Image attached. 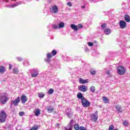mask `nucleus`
I'll use <instances>...</instances> for the list:
<instances>
[{
  "instance_id": "obj_1",
  "label": "nucleus",
  "mask_w": 130,
  "mask_h": 130,
  "mask_svg": "<svg viewBox=\"0 0 130 130\" xmlns=\"http://www.w3.org/2000/svg\"><path fill=\"white\" fill-rule=\"evenodd\" d=\"M8 117V114L4 111H1L0 113V122L1 123H3V122H6V119Z\"/></svg>"
},
{
  "instance_id": "obj_2",
  "label": "nucleus",
  "mask_w": 130,
  "mask_h": 130,
  "mask_svg": "<svg viewBox=\"0 0 130 130\" xmlns=\"http://www.w3.org/2000/svg\"><path fill=\"white\" fill-rule=\"evenodd\" d=\"M125 72L126 71L125 70V68L123 66H119L118 67L117 69V73L118 75H120V76L122 75H124L125 74Z\"/></svg>"
},
{
  "instance_id": "obj_3",
  "label": "nucleus",
  "mask_w": 130,
  "mask_h": 130,
  "mask_svg": "<svg viewBox=\"0 0 130 130\" xmlns=\"http://www.w3.org/2000/svg\"><path fill=\"white\" fill-rule=\"evenodd\" d=\"M51 53H48L47 54V58L46 59V61H49L50 60V59L51 58V57H52V56H54V55H56V54H57V51H56V50H53L51 52Z\"/></svg>"
},
{
  "instance_id": "obj_4",
  "label": "nucleus",
  "mask_w": 130,
  "mask_h": 130,
  "mask_svg": "<svg viewBox=\"0 0 130 130\" xmlns=\"http://www.w3.org/2000/svg\"><path fill=\"white\" fill-rule=\"evenodd\" d=\"M50 11L53 14H57L58 12V7L56 5H53L50 8Z\"/></svg>"
},
{
  "instance_id": "obj_5",
  "label": "nucleus",
  "mask_w": 130,
  "mask_h": 130,
  "mask_svg": "<svg viewBox=\"0 0 130 130\" xmlns=\"http://www.w3.org/2000/svg\"><path fill=\"white\" fill-rule=\"evenodd\" d=\"M81 104H82L83 107H89L90 106V102L84 98L81 100Z\"/></svg>"
},
{
  "instance_id": "obj_6",
  "label": "nucleus",
  "mask_w": 130,
  "mask_h": 130,
  "mask_svg": "<svg viewBox=\"0 0 130 130\" xmlns=\"http://www.w3.org/2000/svg\"><path fill=\"white\" fill-rule=\"evenodd\" d=\"M8 100H9V98L7 96L3 95L0 98V102L2 104H6L8 102Z\"/></svg>"
},
{
  "instance_id": "obj_7",
  "label": "nucleus",
  "mask_w": 130,
  "mask_h": 130,
  "mask_svg": "<svg viewBox=\"0 0 130 130\" xmlns=\"http://www.w3.org/2000/svg\"><path fill=\"white\" fill-rule=\"evenodd\" d=\"M91 120L94 122L97 121L98 119V111L95 112L91 115Z\"/></svg>"
},
{
  "instance_id": "obj_8",
  "label": "nucleus",
  "mask_w": 130,
  "mask_h": 130,
  "mask_svg": "<svg viewBox=\"0 0 130 130\" xmlns=\"http://www.w3.org/2000/svg\"><path fill=\"white\" fill-rule=\"evenodd\" d=\"M119 26L121 29H124L125 28H126V22L124 20H120L119 21Z\"/></svg>"
},
{
  "instance_id": "obj_9",
  "label": "nucleus",
  "mask_w": 130,
  "mask_h": 130,
  "mask_svg": "<svg viewBox=\"0 0 130 130\" xmlns=\"http://www.w3.org/2000/svg\"><path fill=\"white\" fill-rule=\"evenodd\" d=\"M78 89L79 91H81V92H86L87 90H88V86L85 85H81L79 87H78Z\"/></svg>"
},
{
  "instance_id": "obj_10",
  "label": "nucleus",
  "mask_w": 130,
  "mask_h": 130,
  "mask_svg": "<svg viewBox=\"0 0 130 130\" xmlns=\"http://www.w3.org/2000/svg\"><path fill=\"white\" fill-rule=\"evenodd\" d=\"M20 102V97H17L15 100L11 101V103H13L14 105V106H18Z\"/></svg>"
},
{
  "instance_id": "obj_11",
  "label": "nucleus",
  "mask_w": 130,
  "mask_h": 130,
  "mask_svg": "<svg viewBox=\"0 0 130 130\" xmlns=\"http://www.w3.org/2000/svg\"><path fill=\"white\" fill-rule=\"evenodd\" d=\"M21 100L22 103L25 104L28 101V98H27V96H26L25 94H23L21 96Z\"/></svg>"
},
{
  "instance_id": "obj_12",
  "label": "nucleus",
  "mask_w": 130,
  "mask_h": 130,
  "mask_svg": "<svg viewBox=\"0 0 130 130\" xmlns=\"http://www.w3.org/2000/svg\"><path fill=\"white\" fill-rule=\"evenodd\" d=\"M79 83H80V84H87V83H89V79L84 80L83 78H80Z\"/></svg>"
},
{
  "instance_id": "obj_13",
  "label": "nucleus",
  "mask_w": 130,
  "mask_h": 130,
  "mask_svg": "<svg viewBox=\"0 0 130 130\" xmlns=\"http://www.w3.org/2000/svg\"><path fill=\"white\" fill-rule=\"evenodd\" d=\"M34 113L36 116H39V115H40L41 113H40V109H36L34 111Z\"/></svg>"
},
{
  "instance_id": "obj_14",
  "label": "nucleus",
  "mask_w": 130,
  "mask_h": 130,
  "mask_svg": "<svg viewBox=\"0 0 130 130\" xmlns=\"http://www.w3.org/2000/svg\"><path fill=\"white\" fill-rule=\"evenodd\" d=\"M77 96L78 99H81V100H83V99H85V97H84L83 94L81 92H79L77 94Z\"/></svg>"
},
{
  "instance_id": "obj_15",
  "label": "nucleus",
  "mask_w": 130,
  "mask_h": 130,
  "mask_svg": "<svg viewBox=\"0 0 130 130\" xmlns=\"http://www.w3.org/2000/svg\"><path fill=\"white\" fill-rule=\"evenodd\" d=\"M105 35H109L111 33V29L110 28H107L104 30Z\"/></svg>"
},
{
  "instance_id": "obj_16",
  "label": "nucleus",
  "mask_w": 130,
  "mask_h": 130,
  "mask_svg": "<svg viewBox=\"0 0 130 130\" xmlns=\"http://www.w3.org/2000/svg\"><path fill=\"white\" fill-rule=\"evenodd\" d=\"M71 27L74 31H78V30H79V28H78V25H76L75 24H71Z\"/></svg>"
},
{
  "instance_id": "obj_17",
  "label": "nucleus",
  "mask_w": 130,
  "mask_h": 130,
  "mask_svg": "<svg viewBox=\"0 0 130 130\" xmlns=\"http://www.w3.org/2000/svg\"><path fill=\"white\" fill-rule=\"evenodd\" d=\"M5 72H6V68H5V67L0 66V73L5 74Z\"/></svg>"
},
{
  "instance_id": "obj_18",
  "label": "nucleus",
  "mask_w": 130,
  "mask_h": 130,
  "mask_svg": "<svg viewBox=\"0 0 130 130\" xmlns=\"http://www.w3.org/2000/svg\"><path fill=\"white\" fill-rule=\"evenodd\" d=\"M47 111L49 113H51V112L54 111V108H52V107H49L47 108Z\"/></svg>"
},
{
  "instance_id": "obj_19",
  "label": "nucleus",
  "mask_w": 130,
  "mask_h": 130,
  "mask_svg": "<svg viewBox=\"0 0 130 130\" xmlns=\"http://www.w3.org/2000/svg\"><path fill=\"white\" fill-rule=\"evenodd\" d=\"M103 101H104L105 104L109 103V99L106 96H103Z\"/></svg>"
},
{
  "instance_id": "obj_20",
  "label": "nucleus",
  "mask_w": 130,
  "mask_h": 130,
  "mask_svg": "<svg viewBox=\"0 0 130 130\" xmlns=\"http://www.w3.org/2000/svg\"><path fill=\"white\" fill-rule=\"evenodd\" d=\"M38 76V72L35 70L34 71V73L31 74L32 78H36Z\"/></svg>"
},
{
  "instance_id": "obj_21",
  "label": "nucleus",
  "mask_w": 130,
  "mask_h": 130,
  "mask_svg": "<svg viewBox=\"0 0 130 130\" xmlns=\"http://www.w3.org/2000/svg\"><path fill=\"white\" fill-rule=\"evenodd\" d=\"M124 20L126 22H127V23H129V22H130L129 15H125L124 17Z\"/></svg>"
},
{
  "instance_id": "obj_22",
  "label": "nucleus",
  "mask_w": 130,
  "mask_h": 130,
  "mask_svg": "<svg viewBox=\"0 0 130 130\" xmlns=\"http://www.w3.org/2000/svg\"><path fill=\"white\" fill-rule=\"evenodd\" d=\"M115 107L116 110H117L118 112H122V110H121V107H119L118 106L116 105Z\"/></svg>"
},
{
  "instance_id": "obj_23",
  "label": "nucleus",
  "mask_w": 130,
  "mask_h": 130,
  "mask_svg": "<svg viewBox=\"0 0 130 130\" xmlns=\"http://www.w3.org/2000/svg\"><path fill=\"white\" fill-rule=\"evenodd\" d=\"M58 28H63V27H64V23L61 22L58 24Z\"/></svg>"
},
{
  "instance_id": "obj_24",
  "label": "nucleus",
  "mask_w": 130,
  "mask_h": 130,
  "mask_svg": "<svg viewBox=\"0 0 130 130\" xmlns=\"http://www.w3.org/2000/svg\"><path fill=\"white\" fill-rule=\"evenodd\" d=\"M90 90L92 93H95V91H96V88H95V86H92L90 87Z\"/></svg>"
},
{
  "instance_id": "obj_25",
  "label": "nucleus",
  "mask_w": 130,
  "mask_h": 130,
  "mask_svg": "<svg viewBox=\"0 0 130 130\" xmlns=\"http://www.w3.org/2000/svg\"><path fill=\"white\" fill-rule=\"evenodd\" d=\"M53 92H54V90L52 88H50L48 91V94H50V95H51L52 94H53Z\"/></svg>"
},
{
  "instance_id": "obj_26",
  "label": "nucleus",
  "mask_w": 130,
  "mask_h": 130,
  "mask_svg": "<svg viewBox=\"0 0 130 130\" xmlns=\"http://www.w3.org/2000/svg\"><path fill=\"white\" fill-rule=\"evenodd\" d=\"M74 127L75 129H76V130L80 129V126H79V125L78 124H76L75 125H74Z\"/></svg>"
},
{
  "instance_id": "obj_27",
  "label": "nucleus",
  "mask_w": 130,
  "mask_h": 130,
  "mask_svg": "<svg viewBox=\"0 0 130 130\" xmlns=\"http://www.w3.org/2000/svg\"><path fill=\"white\" fill-rule=\"evenodd\" d=\"M18 4H16L11 5L9 7L11 9H13V8H16V7H18Z\"/></svg>"
},
{
  "instance_id": "obj_28",
  "label": "nucleus",
  "mask_w": 130,
  "mask_h": 130,
  "mask_svg": "<svg viewBox=\"0 0 130 130\" xmlns=\"http://www.w3.org/2000/svg\"><path fill=\"white\" fill-rule=\"evenodd\" d=\"M13 72L14 74H18V73H19V70L17 69V68H14L13 70Z\"/></svg>"
},
{
  "instance_id": "obj_29",
  "label": "nucleus",
  "mask_w": 130,
  "mask_h": 130,
  "mask_svg": "<svg viewBox=\"0 0 130 130\" xmlns=\"http://www.w3.org/2000/svg\"><path fill=\"white\" fill-rule=\"evenodd\" d=\"M107 26V24L106 23H103L102 25H101V28L102 29H105L106 27Z\"/></svg>"
},
{
  "instance_id": "obj_30",
  "label": "nucleus",
  "mask_w": 130,
  "mask_h": 130,
  "mask_svg": "<svg viewBox=\"0 0 130 130\" xmlns=\"http://www.w3.org/2000/svg\"><path fill=\"white\" fill-rule=\"evenodd\" d=\"M19 116H24V115H25V112H19Z\"/></svg>"
},
{
  "instance_id": "obj_31",
  "label": "nucleus",
  "mask_w": 130,
  "mask_h": 130,
  "mask_svg": "<svg viewBox=\"0 0 130 130\" xmlns=\"http://www.w3.org/2000/svg\"><path fill=\"white\" fill-rule=\"evenodd\" d=\"M90 73L91 75H95L96 74V71L91 70Z\"/></svg>"
},
{
  "instance_id": "obj_32",
  "label": "nucleus",
  "mask_w": 130,
  "mask_h": 130,
  "mask_svg": "<svg viewBox=\"0 0 130 130\" xmlns=\"http://www.w3.org/2000/svg\"><path fill=\"white\" fill-rule=\"evenodd\" d=\"M123 124L124 125V126H127L128 125V123H127V121H124L123 122Z\"/></svg>"
},
{
  "instance_id": "obj_33",
  "label": "nucleus",
  "mask_w": 130,
  "mask_h": 130,
  "mask_svg": "<svg viewBox=\"0 0 130 130\" xmlns=\"http://www.w3.org/2000/svg\"><path fill=\"white\" fill-rule=\"evenodd\" d=\"M79 130H87V128L83 126H81L79 127Z\"/></svg>"
},
{
  "instance_id": "obj_34",
  "label": "nucleus",
  "mask_w": 130,
  "mask_h": 130,
  "mask_svg": "<svg viewBox=\"0 0 130 130\" xmlns=\"http://www.w3.org/2000/svg\"><path fill=\"white\" fill-rule=\"evenodd\" d=\"M38 97H39V98H43V97H44V94L39 93Z\"/></svg>"
},
{
  "instance_id": "obj_35",
  "label": "nucleus",
  "mask_w": 130,
  "mask_h": 130,
  "mask_svg": "<svg viewBox=\"0 0 130 130\" xmlns=\"http://www.w3.org/2000/svg\"><path fill=\"white\" fill-rule=\"evenodd\" d=\"M78 29H81V28H83V24L80 23V24H79L78 25Z\"/></svg>"
},
{
  "instance_id": "obj_36",
  "label": "nucleus",
  "mask_w": 130,
  "mask_h": 130,
  "mask_svg": "<svg viewBox=\"0 0 130 130\" xmlns=\"http://www.w3.org/2000/svg\"><path fill=\"white\" fill-rule=\"evenodd\" d=\"M53 29H57V28H58V26H57L56 24H53Z\"/></svg>"
},
{
  "instance_id": "obj_37",
  "label": "nucleus",
  "mask_w": 130,
  "mask_h": 130,
  "mask_svg": "<svg viewBox=\"0 0 130 130\" xmlns=\"http://www.w3.org/2000/svg\"><path fill=\"white\" fill-rule=\"evenodd\" d=\"M88 45L89 46L92 47V46H93V45H94V44L92 43H91L89 42L88 43Z\"/></svg>"
},
{
  "instance_id": "obj_38",
  "label": "nucleus",
  "mask_w": 130,
  "mask_h": 130,
  "mask_svg": "<svg viewBox=\"0 0 130 130\" xmlns=\"http://www.w3.org/2000/svg\"><path fill=\"white\" fill-rule=\"evenodd\" d=\"M67 5L69 6V7H72L73 5H72V3L71 2H68Z\"/></svg>"
},
{
  "instance_id": "obj_39",
  "label": "nucleus",
  "mask_w": 130,
  "mask_h": 130,
  "mask_svg": "<svg viewBox=\"0 0 130 130\" xmlns=\"http://www.w3.org/2000/svg\"><path fill=\"white\" fill-rule=\"evenodd\" d=\"M65 130H72V127L67 128L66 127H64Z\"/></svg>"
},
{
  "instance_id": "obj_40",
  "label": "nucleus",
  "mask_w": 130,
  "mask_h": 130,
  "mask_svg": "<svg viewBox=\"0 0 130 130\" xmlns=\"http://www.w3.org/2000/svg\"><path fill=\"white\" fill-rule=\"evenodd\" d=\"M107 75H110V77H112L111 75H110V71H107Z\"/></svg>"
},
{
  "instance_id": "obj_41",
  "label": "nucleus",
  "mask_w": 130,
  "mask_h": 130,
  "mask_svg": "<svg viewBox=\"0 0 130 130\" xmlns=\"http://www.w3.org/2000/svg\"><path fill=\"white\" fill-rule=\"evenodd\" d=\"M17 60H18V61H22V58H21L20 57H18L17 58Z\"/></svg>"
},
{
  "instance_id": "obj_42",
  "label": "nucleus",
  "mask_w": 130,
  "mask_h": 130,
  "mask_svg": "<svg viewBox=\"0 0 130 130\" xmlns=\"http://www.w3.org/2000/svg\"><path fill=\"white\" fill-rule=\"evenodd\" d=\"M70 125H72V124H73V119H72L70 121Z\"/></svg>"
},
{
  "instance_id": "obj_43",
  "label": "nucleus",
  "mask_w": 130,
  "mask_h": 130,
  "mask_svg": "<svg viewBox=\"0 0 130 130\" xmlns=\"http://www.w3.org/2000/svg\"><path fill=\"white\" fill-rule=\"evenodd\" d=\"M9 66H10L9 70H11V69H12V65L10 64Z\"/></svg>"
},
{
  "instance_id": "obj_44",
  "label": "nucleus",
  "mask_w": 130,
  "mask_h": 130,
  "mask_svg": "<svg viewBox=\"0 0 130 130\" xmlns=\"http://www.w3.org/2000/svg\"><path fill=\"white\" fill-rule=\"evenodd\" d=\"M82 8H83V9H85V6L82 7Z\"/></svg>"
},
{
  "instance_id": "obj_45",
  "label": "nucleus",
  "mask_w": 130,
  "mask_h": 130,
  "mask_svg": "<svg viewBox=\"0 0 130 130\" xmlns=\"http://www.w3.org/2000/svg\"><path fill=\"white\" fill-rule=\"evenodd\" d=\"M12 1H14V2H16V0H12Z\"/></svg>"
}]
</instances>
